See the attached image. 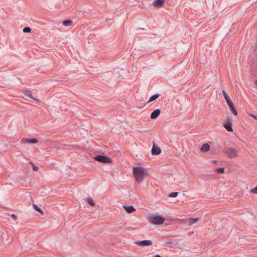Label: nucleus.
I'll list each match as a JSON object with an SVG mask.
<instances>
[{
	"mask_svg": "<svg viewBox=\"0 0 257 257\" xmlns=\"http://www.w3.org/2000/svg\"><path fill=\"white\" fill-rule=\"evenodd\" d=\"M133 173L135 180L138 182H141L145 176L148 175L146 169L141 166H136L133 168Z\"/></svg>",
	"mask_w": 257,
	"mask_h": 257,
	"instance_id": "nucleus-1",
	"label": "nucleus"
},
{
	"mask_svg": "<svg viewBox=\"0 0 257 257\" xmlns=\"http://www.w3.org/2000/svg\"><path fill=\"white\" fill-rule=\"evenodd\" d=\"M148 219L150 223L155 225L162 224L165 221V218L160 215H152Z\"/></svg>",
	"mask_w": 257,
	"mask_h": 257,
	"instance_id": "nucleus-2",
	"label": "nucleus"
},
{
	"mask_svg": "<svg viewBox=\"0 0 257 257\" xmlns=\"http://www.w3.org/2000/svg\"><path fill=\"white\" fill-rule=\"evenodd\" d=\"M225 155L230 159L235 158L237 157V151L234 148H228L225 151Z\"/></svg>",
	"mask_w": 257,
	"mask_h": 257,
	"instance_id": "nucleus-3",
	"label": "nucleus"
},
{
	"mask_svg": "<svg viewBox=\"0 0 257 257\" xmlns=\"http://www.w3.org/2000/svg\"><path fill=\"white\" fill-rule=\"evenodd\" d=\"M94 159L98 162H101V163H111L112 162V160L109 157L101 156V155H98L97 156H95L94 157Z\"/></svg>",
	"mask_w": 257,
	"mask_h": 257,
	"instance_id": "nucleus-4",
	"label": "nucleus"
},
{
	"mask_svg": "<svg viewBox=\"0 0 257 257\" xmlns=\"http://www.w3.org/2000/svg\"><path fill=\"white\" fill-rule=\"evenodd\" d=\"M153 243L151 240H144L142 241H136L135 244L139 246H149Z\"/></svg>",
	"mask_w": 257,
	"mask_h": 257,
	"instance_id": "nucleus-5",
	"label": "nucleus"
},
{
	"mask_svg": "<svg viewBox=\"0 0 257 257\" xmlns=\"http://www.w3.org/2000/svg\"><path fill=\"white\" fill-rule=\"evenodd\" d=\"M21 142L24 144H35L38 143V140L36 139H23Z\"/></svg>",
	"mask_w": 257,
	"mask_h": 257,
	"instance_id": "nucleus-6",
	"label": "nucleus"
},
{
	"mask_svg": "<svg viewBox=\"0 0 257 257\" xmlns=\"http://www.w3.org/2000/svg\"><path fill=\"white\" fill-rule=\"evenodd\" d=\"M161 152V150L159 147L154 145L152 149V154L153 155H159Z\"/></svg>",
	"mask_w": 257,
	"mask_h": 257,
	"instance_id": "nucleus-7",
	"label": "nucleus"
},
{
	"mask_svg": "<svg viewBox=\"0 0 257 257\" xmlns=\"http://www.w3.org/2000/svg\"><path fill=\"white\" fill-rule=\"evenodd\" d=\"M122 208L127 213H131L136 211V209L132 206H122Z\"/></svg>",
	"mask_w": 257,
	"mask_h": 257,
	"instance_id": "nucleus-8",
	"label": "nucleus"
},
{
	"mask_svg": "<svg viewBox=\"0 0 257 257\" xmlns=\"http://www.w3.org/2000/svg\"><path fill=\"white\" fill-rule=\"evenodd\" d=\"M161 113V110L159 109L155 110L151 114V118L152 119L156 118Z\"/></svg>",
	"mask_w": 257,
	"mask_h": 257,
	"instance_id": "nucleus-9",
	"label": "nucleus"
},
{
	"mask_svg": "<svg viewBox=\"0 0 257 257\" xmlns=\"http://www.w3.org/2000/svg\"><path fill=\"white\" fill-rule=\"evenodd\" d=\"M154 5L157 7H163L164 6V0H157L154 3Z\"/></svg>",
	"mask_w": 257,
	"mask_h": 257,
	"instance_id": "nucleus-10",
	"label": "nucleus"
},
{
	"mask_svg": "<svg viewBox=\"0 0 257 257\" xmlns=\"http://www.w3.org/2000/svg\"><path fill=\"white\" fill-rule=\"evenodd\" d=\"M210 150V146L208 144H204L200 148V150L203 152H207Z\"/></svg>",
	"mask_w": 257,
	"mask_h": 257,
	"instance_id": "nucleus-11",
	"label": "nucleus"
},
{
	"mask_svg": "<svg viewBox=\"0 0 257 257\" xmlns=\"http://www.w3.org/2000/svg\"><path fill=\"white\" fill-rule=\"evenodd\" d=\"M199 220V218L197 217L195 218H190L188 219L189 223L190 225H192L193 224L196 223Z\"/></svg>",
	"mask_w": 257,
	"mask_h": 257,
	"instance_id": "nucleus-12",
	"label": "nucleus"
},
{
	"mask_svg": "<svg viewBox=\"0 0 257 257\" xmlns=\"http://www.w3.org/2000/svg\"><path fill=\"white\" fill-rule=\"evenodd\" d=\"M85 201L91 206H94L95 205V202L92 198H87L85 199Z\"/></svg>",
	"mask_w": 257,
	"mask_h": 257,
	"instance_id": "nucleus-13",
	"label": "nucleus"
},
{
	"mask_svg": "<svg viewBox=\"0 0 257 257\" xmlns=\"http://www.w3.org/2000/svg\"><path fill=\"white\" fill-rule=\"evenodd\" d=\"M223 126L225 127V128L228 131L230 132H233L232 129V124H228V125H223Z\"/></svg>",
	"mask_w": 257,
	"mask_h": 257,
	"instance_id": "nucleus-14",
	"label": "nucleus"
},
{
	"mask_svg": "<svg viewBox=\"0 0 257 257\" xmlns=\"http://www.w3.org/2000/svg\"><path fill=\"white\" fill-rule=\"evenodd\" d=\"M230 108V111L232 112V113L235 115L237 116L238 114L237 111L234 106H231Z\"/></svg>",
	"mask_w": 257,
	"mask_h": 257,
	"instance_id": "nucleus-15",
	"label": "nucleus"
},
{
	"mask_svg": "<svg viewBox=\"0 0 257 257\" xmlns=\"http://www.w3.org/2000/svg\"><path fill=\"white\" fill-rule=\"evenodd\" d=\"M159 94H155L153 96H152L150 98V99L148 101V102H151L154 100H155V99H156L157 98H158L159 97Z\"/></svg>",
	"mask_w": 257,
	"mask_h": 257,
	"instance_id": "nucleus-16",
	"label": "nucleus"
},
{
	"mask_svg": "<svg viewBox=\"0 0 257 257\" xmlns=\"http://www.w3.org/2000/svg\"><path fill=\"white\" fill-rule=\"evenodd\" d=\"M72 24V21L71 20L64 21L63 22V25L65 26H69Z\"/></svg>",
	"mask_w": 257,
	"mask_h": 257,
	"instance_id": "nucleus-17",
	"label": "nucleus"
},
{
	"mask_svg": "<svg viewBox=\"0 0 257 257\" xmlns=\"http://www.w3.org/2000/svg\"><path fill=\"white\" fill-rule=\"evenodd\" d=\"M33 208H34V209L36 211H38V212H39L42 215L43 214V212L42 210L38 206H37L36 205H33Z\"/></svg>",
	"mask_w": 257,
	"mask_h": 257,
	"instance_id": "nucleus-18",
	"label": "nucleus"
},
{
	"mask_svg": "<svg viewBox=\"0 0 257 257\" xmlns=\"http://www.w3.org/2000/svg\"><path fill=\"white\" fill-rule=\"evenodd\" d=\"M232 124L231 122V118L229 117H226L225 119V121L223 125H228Z\"/></svg>",
	"mask_w": 257,
	"mask_h": 257,
	"instance_id": "nucleus-19",
	"label": "nucleus"
},
{
	"mask_svg": "<svg viewBox=\"0 0 257 257\" xmlns=\"http://www.w3.org/2000/svg\"><path fill=\"white\" fill-rule=\"evenodd\" d=\"M222 93L224 96V98H225L226 101H227L228 100L230 99V97H229V96L227 95V94L225 92V91L224 90L222 91Z\"/></svg>",
	"mask_w": 257,
	"mask_h": 257,
	"instance_id": "nucleus-20",
	"label": "nucleus"
},
{
	"mask_svg": "<svg viewBox=\"0 0 257 257\" xmlns=\"http://www.w3.org/2000/svg\"><path fill=\"white\" fill-rule=\"evenodd\" d=\"M216 172L218 173L223 174L224 173V168H219L216 169Z\"/></svg>",
	"mask_w": 257,
	"mask_h": 257,
	"instance_id": "nucleus-21",
	"label": "nucleus"
},
{
	"mask_svg": "<svg viewBox=\"0 0 257 257\" xmlns=\"http://www.w3.org/2000/svg\"><path fill=\"white\" fill-rule=\"evenodd\" d=\"M178 194V192H172L169 194L168 196L170 197H176L177 196Z\"/></svg>",
	"mask_w": 257,
	"mask_h": 257,
	"instance_id": "nucleus-22",
	"label": "nucleus"
},
{
	"mask_svg": "<svg viewBox=\"0 0 257 257\" xmlns=\"http://www.w3.org/2000/svg\"><path fill=\"white\" fill-rule=\"evenodd\" d=\"M23 31L24 33H30V32H31V30L30 28H29V27H25L23 29Z\"/></svg>",
	"mask_w": 257,
	"mask_h": 257,
	"instance_id": "nucleus-23",
	"label": "nucleus"
},
{
	"mask_svg": "<svg viewBox=\"0 0 257 257\" xmlns=\"http://www.w3.org/2000/svg\"><path fill=\"white\" fill-rule=\"evenodd\" d=\"M30 164H31L33 166V169L34 171H37L39 170V168L36 166H35L34 164H33L32 162H30Z\"/></svg>",
	"mask_w": 257,
	"mask_h": 257,
	"instance_id": "nucleus-24",
	"label": "nucleus"
},
{
	"mask_svg": "<svg viewBox=\"0 0 257 257\" xmlns=\"http://www.w3.org/2000/svg\"><path fill=\"white\" fill-rule=\"evenodd\" d=\"M226 102H227V104H228V106H229V107H230L231 106H233V105H234L233 103L232 102V101L230 99L226 101Z\"/></svg>",
	"mask_w": 257,
	"mask_h": 257,
	"instance_id": "nucleus-25",
	"label": "nucleus"
},
{
	"mask_svg": "<svg viewBox=\"0 0 257 257\" xmlns=\"http://www.w3.org/2000/svg\"><path fill=\"white\" fill-rule=\"evenodd\" d=\"M250 192L253 194H257V186L250 190Z\"/></svg>",
	"mask_w": 257,
	"mask_h": 257,
	"instance_id": "nucleus-26",
	"label": "nucleus"
},
{
	"mask_svg": "<svg viewBox=\"0 0 257 257\" xmlns=\"http://www.w3.org/2000/svg\"><path fill=\"white\" fill-rule=\"evenodd\" d=\"M27 95L28 96H29V97H30L31 98H32V99H33L34 100H35V101H38V100L36 98L34 97L32 95V94H27Z\"/></svg>",
	"mask_w": 257,
	"mask_h": 257,
	"instance_id": "nucleus-27",
	"label": "nucleus"
},
{
	"mask_svg": "<svg viewBox=\"0 0 257 257\" xmlns=\"http://www.w3.org/2000/svg\"><path fill=\"white\" fill-rule=\"evenodd\" d=\"M3 235H4V233L0 236V243H2L4 242V237L3 236Z\"/></svg>",
	"mask_w": 257,
	"mask_h": 257,
	"instance_id": "nucleus-28",
	"label": "nucleus"
},
{
	"mask_svg": "<svg viewBox=\"0 0 257 257\" xmlns=\"http://www.w3.org/2000/svg\"><path fill=\"white\" fill-rule=\"evenodd\" d=\"M11 217L12 218H13L14 219H17V216L16 215L14 214H12L11 215Z\"/></svg>",
	"mask_w": 257,
	"mask_h": 257,
	"instance_id": "nucleus-29",
	"label": "nucleus"
},
{
	"mask_svg": "<svg viewBox=\"0 0 257 257\" xmlns=\"http://www.w3.org/2000/svg\"><path fill=\"white\" fill-rule=\"evenodd\" d=\"M249 115H250L251 117H252V118H254V119H257V117H256L255 115H253V114H249Z\"/></svg>",
	"mask_w": 257,
	"mask_h": 257,
	"instance_id": "nucleus-30",
	"label": "nucleus"
},
{
	"mask_svg": "<svg viewBox=\"0 0 257 257\" xmlns=\"http://www.w3.org/2000/svg\"><path fill=\"white\" fill-rule=\"evenodd\" d=\"M154 257H161V256L159 254H157V255H155Z\"/></svg>",
	"mask_w": 257,
	"mask_h": 257,
	"instance_id": "nucleus-31",
	"label": "nucleus"
},
{
	"mask_svg": "<svg viewBox=\"0 0 257 257\" xmlns=\"http://www.w3.org/2000/svg\"><path fill=\"white\" fill-rule=\"evenodd\" d=\"M255 85H256V87H257V80H256L255 81Z\"/></svg>",
	"mask_w": 257,
	"mask_h": 257,
	"instance_id": "nucleus-32",
	"label": "nucleus"
}]
</instances>
